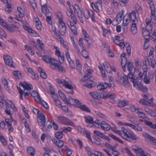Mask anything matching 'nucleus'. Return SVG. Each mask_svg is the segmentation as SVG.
<instances>
[{
  "mask_svg": "<svg viewBox=\"0 0 156 156\" xmlns=\"http://www.w3.org/2000/svg\"><path fill=\"white\" fill-rule=\"evenodd\" d=\"M109 136L115 140L117 141L118 142L122 144L123 143V142L121 139L115 136L113 134H109Z\"/></svg>",
  "mask_w": 156,
  "mask_h": 156,
  "instance_id": "c9c22d12",
  "label": "nucleus"
},
{
  "mask_svg": "<svg viewBox=\"0 0 156 156\" xmlns=\"http://www.w3.org/2000/svg\"><path fill=\"white\" fill-rule=\"evenodd\" d=\"M35 101L39 103L41 102V98L39 94L34 98Z\"/></svg>",
  "mask_w": 156,
  "mask_h": 156,
  "instance_id": "774afa93",
  "label": "nucleus"
},
{
  "mask_svg": "<svg viewBox=\"0 0 156 156\" xmlns=\"http://www.w3.org/2000/svg\"><path fill=\"white\" fill-rule=\"evenodd\" d=\"M103 65L106 71L110 73L111 71V67L109 64L107 62H104Z\"/></svg>",
  "mask_w": 156,
  "mask_h": 156,
  "instance_id": "cd10ccee",
  "label": "nucleus"
},
{
  "mask_svg": "<svg viewBox=\"0 0 156 156\" xmlns=\"http://www.w3.org/2000/svg\"><path fill=\"white\" fill-rule=\"evenodd\" d=\"M21 85L24 89V90H25V91L26 90H30L33 88L32 85L30 84H28L24 83H21Z\"/></svg>",
  "mask_w": 156,
  "mask_h": 156,
  "instance_id": "b1692460",
  "label": "nucleus"
},
{
  "mask_svg": "<svg viewBox=\"0 0 156 156\" xmlns=\"http://www.w3.org/2000/svg\"><path fill=\"white\" fill-rule=\"evenodd\" d=\"M101 3L102 2L101 0H97L95 4L92 3L91 6L94 10L98 12L102 10Z\"/></svg>",
  "mask_w": 156,
  "mask_h": 156,
  "instance_id": "1a4fd4ad",
  "label": "nucleus"
},
{
  "mask_svg": "<svg viewBox=\"0 0 156 156\" xmlns=\"http://www.w3.org/2000/svg\"><path fill=\"white\" fill-rule=\"evenodd\" d=\"M121 58V65L122 69L124 72H126V66L127 64V58Z\"/></svg>",
  "mask_w": 156,
  "mask_h": 156,
  "instance_id": "c85d7f7f",
  "label": "nucleus"
},
{
  "mask_svg": "<svg viewBox=\"0 0 156 156\" xmlns=\"http://www.w3.org/2000/svg\"><path fill=\"white\" fill-rule=\"evenodd\" d=\"M151 19L147 18L146 20V30H152V26L151 25Z\"/></svg>",
  "mask_w": 156,
  "mask_h": 156,
  "instance_id": "5701e85b",
  "label": "nucleus"
},
{
  "mask_svg": "<svg viewBox=\"0 0 156 156\" xmlns=\"http://www.w3.org/2000/svg\"><path fill=\"white\" fill-rule=\"evenodd\" d=\"M128 103V101L126 100L121 101L118 103V106L120 108H122L125 106L127 105Z\"/></svg>",
  "mask_w": 156,
  "mask_h": 156,
  "instance_id": "f704fd0d",
  "label": "nucleus"
},
{
  "mask_svg": "<svg viewBox=\"0 0 156 156\" xmlns=\"http://www.w3.org/2000/svg\"><path fill=\"white\" fill-rule=\"evenodd\" d=\"M86 122L88 123L94 124V121L93 118L90 116H84Z\"/></svg>",
  "mask_w": 156,
  "mask_h": 156,
  "instance_id": "2f4dec72",
  "label": "nucleus"
},
{
  "mask_svg": "<svg viewBox=\"0 0 156 156\" xmlns=\"http://www.w3.org/2000/svg\"><path fill=\"white\" fill-rule=\"evenodd\" d=\"M52 141L53 143L60 147H63L64 145L63 141L61 140H56L55 139H52Z\"/></svg>",
  "mask_w": 156,
  "mask_h": 156,
  "instance_id": "393cba45",
  "label": "nucleus"
},
{
  "mask_svg": "<svg viewBox=\"0 0 156 156\" xmlns=\"http://www.w3.org/2000/svg\"><path fill=\"white\" fill-rule=\"evenodd\" d=\"M109 149V151L106 149H104V151L106 152L108 155L111 156L112 155V153L113 154L114 156H119V153L118 151H116L115 149L112 147L110 144H108L106 145Z\"/></svg>",
  "mask_w": 156,
  "mask_h": 156,
  "instance_id": "6e6552de",
  "label": "nucleus"
},
{
  "mask_svg": "<svg viewBox=\"0 0 156 156\" xmlns=\"http://www.w3.org/2000/svg\"><path fill=\"white\" fill-rule=\"evenodd\" d=\"M126 64L129 71V72H131L133 68L132 64L131 63V62H129Z\"/></svg>",
  "mask_w": 156,
  "mask_h": 156,
  "instance_id": "603ef678",
  "label": "nucleus"
},
{
  "mask_svg": "<svg viewBox=\"0 0 156 156\" xmlns=\"http://www.w3.org/2000/svg\"><path fill=\"white\" fill-rule=\"evenodd\" d=\"M155 13V11L151 12V22L153 23H155L156 22V16Z\"/></svg>",
  "mask_w": 156,
  "mask_h": 156,
  "instance_id": "e433bc0d",
  "label": "nucleus"
},
{
  "mask_svg": "<svg viewBox=\"0 0 156 156\" xmlns=\"http://www.w3.org/2000/svg\"><path fill=\"white\" fill-rule=\"evenodd\" d=\"M59 33L62 35L65 34L66 31V27L65 23L63 22L62 19H60L59 20Z\"/></svg>",
  "mask_w": 156,
  "mask_h": 156,
  "instance_id": "f8f14e48",
  "label": "nucleus"
},
{
  "mask_svg": "<svg viewBox=\"0 0 156 156\" xmlns=\"http://www.w3.org/2000/svg\"><path fill=\"white\" fill-rule=\"evenodd\" d=\"M133 148L137 156H151L150 154L144 151L141 148L135 146L133 147Z\"/></svg>",
  "mask_w": 156,
  "mask_h": 156,
  "instance_id": "9d476101",
  "label": "nucleus"
},
{
  "mask_svg": "<svg viewBox=\"0 0 156 156\" xmlns=\"http://www.w3.org/2000/svg\"><path fill=\"white\" fill-rule=\"evenodd\" d=\"M37 122L38 124L41 126H43V127H44L45 126H47V127H52V125L49 124L47 125L48 122H47V124L45 125L46 122L45 115L43 114L42 115L37 116Z\"/></svg>",
  "mask_w": 156,
  "mask_h": 156,
  "instance_id": "423d86ee",
  "label": "nucleus"
},
{
  "mask_svg": "<svg viewBox=\"0 0 156 156\" xmlns=\"http://www.w3.org/2000/svg\"><path fill=\"white\" fill-rule=\"evenodd\" d=\"M12 5L8 4L7 5V6L5 9V10L8 12L9 13H10L12 12Z\"/></svg>",
  "mask_w": 156,
  "mask_h": 156,
  "instance_id": "8fccbe9b",
  "label": "nucleus"
},
{
  "mask_svg": "<svg viewBox=\"0 0 156 156\" xmlns=\"http://www.w3.org/2000/svg\"><path fill=\"white\" fill-rule=\"evenodd\" d=\"M56 81L61 87L65 86L66 88L69 89H73V87L71 84L72 82L68 78H66L63 81L59 79H57Z\"/></svg>",
  "mask_w": 156,
  "mask_h": 156,
  "instance_id": "7ed1b4c3",
  "label": "nucleus"
},
{
  "mask_svg": "<svg viewBox=\"0 0 156 156\" xmlns=\"http://www.w3.org/2000/svg\"><path fill=\"white\" fill-rule=\"evenodd\" d=\"M144 110L147 114L150 116H152L155 114V112L153 111L150 109L148 108H145Z\"/></svg>",
  "mask_w": 156,
  "mask_h": 156,
  "instance_id": "72a5a7b5",
  "label": "nucleus"
},
{
  "mask_svg": "<svg viewBox=\"0 0 156 156\" xmlns=\"http://www.w3.org/2000/svg\"><path fill=\"white\" fill-rule=\"evenodd\" d=\"M4 60L6 65L11 67H13V63L11 57L7 55L4 56Z\"/></svg>",
  "mask_w": 156,
  "mask_h": 156,
  "instance_id": "4468645a",
  "label": "nucleus"
},
{
  "mask_svg": "<svg viewBox=\"0 0 156 156\" xmlns=\"http://www.w3.org/2000/svg\"><path fill=\"white\" fill-rule=\"evenodd\" d=\"M64 147L67 153V156H70L72 153V150L70 149L67 146H65Z\"/></svg>",
  "mask_w": 156,
  "mask_h": 156,
  "instance_id": "13d9d810",
  "label": "nucleus"
},
{
  "mask_svg": "<svg viewBox=\"0 0 156 156\" xmlns=\"http://www.w3.org/2000/svg\"><path fill=\"white\" fill-rule=\"evenodd\" d=\"M80 109L81 110L87 112H90V111L89 109L84 105L81 106Z\"/></svg>",
  "mask_w": 156,
  "mask_h": 156,
  "instance_id": "e2e57ef3",
  "label": "nucleus"
},
{
  "mask_svg": "<svg viewBox=\"0 0 156 156\" xmlns=\"http://www.w3.org/2000/svg\"><path fill=\"white\" fill-rule=\"evenodd\" d=\"M143 72H139L137 77H136L134 73H132L131 72L128 73L129 78L130 79V81L133 83L134 87L136 88L141 90L143 88V86L141 82L143 80V77L144 75V81L145 83L147 84H149L150 81L149 77L147 75V67L143 69Z\"/></svg>",
  "mask_w": 156,
  "mask_h": 156,
  "instance_id": "f257e3e1",
  "label": "nucleus"
},
{
  "mask_svg": "<svg viewBox=\"0 0 156 156\" xmlns=\"http://www.w3.org/2000/svg\"><path fill=\"white\" fill-rule=\"evenodd\" d=\"M55 137L57 139H60L63 136V133L62 132H58L56 133L55 134Z\"/></svg>",
  "mask_w": 156,
  "mask_h": 156,
  "instance_id": "864d4df0",
  "label": "nucleus"
},
{
  "mask_svg": "<svg viewBox=\"0 0 156 156\" xmlns=\"http://www.w3.org/2000/svg\"><path fill=\"white\" fill-rule=\"evenodd\" d=\"M152 31V30H148L146 29V30L143 33V35L147 41H149L150 40L151 38L150 31Z\"/></svg>",
  "mask_w": 156,
  "mask_h": 156,
  "instance_id": "6ab92c4d",
  "label": "nucleus"
},
{
  "mask_svg": "<svg viewBox=\"0 0 156 156\" xmlns=\"http://www.w3.org/2000/svg\"><path fill=\"white\" fill-rule=\"evenodd\" d=\"M85 151L87 152L88 156H105L101 152L92 151L89 147H86Z\"/></svg>",
  "mask_w": 156,
  "mask_h": 156,
  "instance_id": "0eeeda50",
  "label": "nucleus"
},
{
  "mask_svg": "<svg viewBox=\"0 0 156 156\" xmlns=\"http://www.w3.org/2000/svg\"><path fill=\"white\" fill-rule=\"evenodd\" d=\"M129 18L130 20L132 21L133 23H137L138 21L136 17V12L132 11L128 15Z\"/></svg>",
  "mask_w": 156,
  "mask_h": 156,
  "instance_id": "2eb2a0df",
  "label": "nucleus"
},
{
  "mask_svg": "<svg viewBox=\"0 0 156 156\" xmlns=\"http://www.w3.org/2000/svg\"><path fill=\"white\" fill-rule=\"evenodd\" d=\"M148 3L149 5V6L150 8L151 12L153 11H155V9L153 2L151 1L150 2H148Z\"/></svg>",
  "mask_w": 156,
  "mask_h": 156,
  "instance_id": "c03bdc74",
  "label": "nucleus"
},
{
  "mask_svg": "<svg viewBox=\"0 0 156 156\" xmlns=\"http://www.w3.org/2000/svg\"><path fill=\"white\" fill-rule=\"evenodd\" d=\"M27 151L28 153L30 154V156H34L36 153L35 149L32 147H27Z\"/></svg>",
  "mask_w": 156,
  "mask_h": 156,
  "instance_id": "a878e982",
  "label": "nucleus"
},
{
  "mask_svg": "<svg viewBox=\"0 0 156 156\" xmlns=\"http://www.w3.org/2000/svg\"><path fill=\"white\" fill-rule=\"evenodd\" d=\"M2 81L6 90L8 91H9V88L8 86V82L6 79L5 77H3L2 78Z\"/></svg>",
  "mask_w": 156,
  "mask_h": 156,
  "instance_id": "c756f323",
  "label": "nucleus"
},
{
  "mask_svg": "<svg viewBox=\"0 0 156 156\" xmlns=\"http://www.w3.org/2000/svg\"><path fill=\"white\" fill-rule=\"evenodd\" d=\"M108 86V84L106 83H100L97 86V88L98 90L101 91L106 89Z\"/></svg>",
  "mask_w": 156,
  "mask_h": 156,
  "instance_id": "412c9836",
  "label": "nucleus"
},
{
  "mask_svg": "<svg viewBox=\"0 0 156 156\" xmlns=\"http://www.w3.org/2000/svg\"><path fill=\"white\" fill-rule=\"evenodd\" d=\"M93 142L96 144L98 145H100L101 144L100 139L97 136H94Z\"/></svg>",
  "mask_w": 156,
  "mask_h": 156,
  "instance_id": "a19ab883",
  "label": "nucleus"
},
{
  "mask_svg": "<svg viewBox=\"0 0 156 156\" xmlns=\"http://www.w3.org/2000/svg\"><path fill=\"white\" fill-rule=\"evenodd\" d=\"M58 94L60 97L63 100L64 102L65 101H67V98L66 97L63 93L61 91H59Z\"/></svg>",
  "mask_w": 156,
  "mask_h": 156,
  "instance_id": "79ce46f5",
  "label": "nucleus"
},
{
  "mask_svg": "<svg viewBox=\"0 0 156 156\" xmlns=\"http://www.w3.org/2000/svg\"><path fill=\"white\" fill-rule=\"evenodd\" d=\"M139 102L142 104L145 105L150 106L151 105V102L148 101L144 99H141Z\"/></svg>",
  "mask_w": 156,
  "mask_h": 156,
  "instance_id": "58836bf2",
  "label": "nucleus"
},
{
  "mask_svg": "<svg viewBox=\"0 0 156 156\" xmlns=\"http://www.w3.org/2000/svg\"><path fill=\"white\" fill-rule=\"evenodd\" d=\"M137 23H132L131 26V30L132 33L133 34H136L137 32V28L136 27V24Z\"/></svg>",
  "mask_w": 156,
  "mask_h": 156,
  "instance_id": "7c9ffc66",
  "label": "nucleus"
},
{
  "mask_svg": "<svg viewBox=\"0 0 156 156\" xmlns=\"http://www.w3.org/2000/svg\"><path fill=\"white\" fill-rule=\"evenodd\" d=\"M57 121L67 126H75L74 123L64 116H58L57 118Z\"/></svg>",
  "mask_w": 156,
  "mask_h": 156,
  "instance_id": "39448f33",
  "label": "nucleus"
},
{
  "mask_svg": "<svg viewBox=\"0 0 156 156\" xmlns=\"http://www.w3.org/2000/svg\"><path fill=\"white\" fill-rule=\"evenodd\" d=\"M33 112L34 114H37L38 116H39L43 114L40 111H39L38 109L36 108H34L33 110Z\"/></svg>",
  "mask_w": 156,
  "mask_h": 156,
  "instance_id": "680f3d73",
  "label": "nucleus"
},
{
  "mask_svg": "<svg viewBox=\"0 0 156 156\" xmlns=\"http://www.w3.org/2000/svg\"><path fill=\"white\" fill-rule=\"evenodd\" d=\"M94 123L98 124V126H100V127H104L105 126L106 127H110V126L106 122L102 121L100 123L99 122V120L97 119L94 121Z\"/></svg>",
  "mask_w": 156,
  "mask_h": 156,
  "instance_id": "4be33fe9",
  "label": "nucleus"
},
{
  "mask_svg": "<svg viewBox=\"0 0 156 156\" xmlns=\"http://www.w3.org/2000/svg\"><path fill=\"white\" fill-rule=\"evenodd\" d=\"M91 69H90L87 70L86 71V74L85 75L83 78H82L81 81H86L87 80H89L91 77V75L90 74Z\"/></svg>",
  "mask_w": 156,
  "mask_h": 156,
  "instance_id": "aec40b11",
  "label": "nucleus"
},
{
  "mask_svg": "<svg viewBox=\"0 0 156 156\" xmlns=\"http://www.w3.org/2000/svg\"><path fill=\"white\" fill-rule=\"evenodd\" d=\"M102 30L103 31V35L105 37H106L108 35L110 34H111L110 31L105 29V28H102Z\"/></svg>",
  "mask_w": 156,
  "mask_h": 156,
  "instance_id": "ea45409f",
  "label": "nucleus"
},
{
  "mask_svg": "<svg viewBox=\"0 0 156 156\" xmlns=\"http://www.w3.org/2000/svg\"><path fill=\"white\" fill-rule=\"evenodd\" d=\"M0 38L2 39V37L4 38L6 37V35L5 32L4 30L1 28L0 27Z\"/></svg>",
  "mask_w": 156,
  "mask_h": 156,
  "instance_id": "5fc2aeb1",
  "label": "nucleus"
},
{
  "mask_svg": "<svg viewBox=\"0 0 156 156\" xmlns=\"http://www.w3.org/2000/svg\"><path fill=\"white\" fill-rule=\"evenodd\" d=\"M124 150L129 156H135L128 148L126 147L125 148Z\"/></svg>",
  "mask_w": 156,
  "mask_h": 156,
  "instance_id": "338daca9",
  "label": "nucleus"
},
{
  "mask_svg": "<svg viewBox=\"0 0 156 156\" xmlns=\"http://www.w3.org/2000/svg\"><path fill=\"white\" fill-rule=\"evenodd\" d=\"M143 136L145 138L146 140H149L151 137V136L150 135L148 134L145 132L143 133Z\"/></svg>",
  "mask_w": 156,
  "mask_h": 156,
  "instance_id": "69168bd1",
  "label": "nucleus"
},
{
  "mask_svg": "<svg viewBox=\"0 0 156 156\" xmlns=\"http://www.w3.org/2000/svg\"><path fill=\"white\" fill-rule=\"evenodd\" d=\"M123 21V26H127L129 23L130 21V20L128 19H125L124 18Z\"/></svg>",
  "mask_w": 156,
  "mask_h": 156,
  "instance_id": "052dcab7",
  "label": "nucleus"
},
{
  "mask_svg": "<svg viewBox=\"0 0 156 156\" xmlns=\"http://www.w3.org/2000/svg\"><path fill=\"white\" fill-rule=\"evenodd\" d=\"M0 141L3 145L6 146L7 145L6 140L3 135L1 133H0Z\"/></svg>",
  "mask_w": 156,
  "mask_h": 156,
  "instance_id": "473e14b6",
  "label": "nucleus"
},
{
  "mask_svg": "<svg viewBox=\"0 0 156 156\" xmlns=\"http://www.w3.org/2000/svg\"><path fill=\"white\" fill-rule=\"evenodd\" d=\"M44 149L45 152L44 156H51L52 151L50 149L47 147H45L44 148Z\"/></svg>",
  "mask_w": 156,
  "mask_h": 156,
  "instance_id": "4c0bfd02",
  "label": "nucleus"
},
{
  "mask_svg": "<svg viewBox=\"0 0 156 156\" xmlns=\"http://www.w3.org/2000/svg\"><path fill=\"white\" fill-rule=\"evenodd\" d=\"M77 130L79 132L83 135H86V137L88 140L91 141V139L90 137V133L88 131L86 130L84 127H77Z\"/></svg>",
  "mask_w": 156,
  "mask_h": 156,
  "instance_id": "9b49d317",
  "label": "nucleus"
},
{
  "mask_svg": "<svg viewBox=\"0 0 156 156\" xmlns=\"http://www.w3.org/2000/svg\"><path fill=\"white\" fill-rule=\"evenodd\" d=\"M9 102L10 103V104H9V105H10L11 108L14 111H16L17 110V109L15 107L14 103H13L12 101H10Z\"/></svg>",
  "mask_w": 156,
  "mask_h": 156,
  "instance_id": "0e129e2a",
  "label": "nucleus"
},
{
  "mask_svg": "<svg viewBox=\"0 0 156 156\" xmlns=\"http://www.w3.org/2000/svg\"><path fill=\"white\" fill-rule=\"evenodd\" d=\"M82 54L83 57L86 58H87L88 57V53L85 48L83 49L82 51Z\"/></svg>",
  "mask_w": 156,
  "mask_h": 156,
  "instance_id": "4d7b16f0",
  "label": "nucleus"
},
{
  "mask_svg": "<svg viewBox=\"0 0 156 156\" xmlns=\"http://www.w3.org/2000/svg\"><path fill=\"white\" fill-rule=\"evenodd\" d=\"M128 77L129 78L128 75V76L126 75L123 77L119 76L116 78V81L121 85H123L126 87H128L130 86Z\"/></svg>",
  "mask_w": 156,
  "mask_h": 156,
  "instance_id": "20e7f679",
  "label": "nucleus"
},
{
  "mask_svg": "<svg viewBox=\"0 0 156 156\" xmlns=\"http://www.w3.org/2000/svg\"><path fill=\"white\" fill-rule=\"evenodd\" d=\"M47 17L46 20L48 23L50 24L51 25L52 24V18L51 17V13L50 14H49V15H45Z\"/></svg>",
  "mask_w": 156,
  "mask_h": 156,
  "instance_id": "49530a36",
  "label": "nucleus"
},
{
  "mask_svg": "<svg viewBox=\"0 0 156 156\" xmlns=\"http://www.w3.org/2000/svg\"><path fill=\"white\" fill-rule=\"evenodd\" d=\"M70 30H71L72 31L73 33L75 35H77V33L76 31V26L75 25L74 26H73V27H69Z\"/></svg>",
  "mask_w": 156,
  "mask_h": 156,
  "instance_id": "6e6d98bb",
  "label": "nucleus"
},
{
  "mask_svg": "<svg viewBox=\"0 0 156 156\" xmlns=\"http://www.w3.org/2000/svg\"><path fill=\"white\" fill-rule=\"evenodd\" d=\"M75 99L71 97H69L68 99H67V101H65V102L68 105H74L75 103Z\"/></svg>",
  "mask_w": 156,
  "mask_h": 156,
  "instance_id": "bb28decb",
  "label": "nucleus"
},
{
  "mask_svg": "<svg viewBox=\"0 0 156 156\" xmlns=\"http://www.w3.org/2000/svg\"><path fill=\"white\" fill-rule=\"evenodd\" d=\"M51 58L49 56L45 55L43 57V59L47 63H49Z\"/></svg>",
  "mask_w": 156,
  "mask_h": 156,
  "instance_id": "de8ad7c7",
  "label": "nucleus"
},
{
  "mask_svg": "<svg viewBox=\"0 0 156 156\" xmlns=\"http://www.w3.org/2000/svg\"><path fill=\"white\" fill-rule=\"evenodd\" d=\"M41 7L42 11L43 13L45 15H49V14L51 13H50L48 9L47 5L46 3L42 4L41 3Z\"/></svg>",
  "mask_w": 156,
  "mask_h": 156,
  "instance_id": "f3484780",
  "label": "nucleus"
},
{
  "mask_svg": "<svg viewBox=\"0 0 156 156\" xmlns=\"http://www.w3.org/2000/svg\"><path fill=\"white\" fill-rule=\"evenodd\" d=\"M74 9L77 13V14L80 13H82V12L79 6L76 4H75L74 6L73 7Z\"/></svg>",
  "mask_w": 156,
  "mask_h": 156,
  "instance_id": "3c124183",
  "label": "nucleus"
},
{
  "mask_svg": "<svg viewBox=\"0 0 156 156\" xmlns=\"http://www.w3.org/2000/svg\"><path fill=\"white\" fill-rule=\"evenodd\" d=\"M28 72L30 73L31 75V77L33 79L38 80V75L35 73V71L31 68H28L27 69Z\"/></svg>",
  "mask_w": 156,
  "mask_h": 156,
  "instance_id": "a211bd4d",
  "label": "nucleus"
},
{
  "mask_svg": "<svg viewBox=\"0 0 156 156\" xmlns=\"http://www.w3.org/2000/svg\"><path fill=\"white\" fill-rule=\"evenodd\" d=\"M89 94L92 97L95 99L101 98L103 97V95L101 93L93 92L90 93Z\"/></svg>",
  "mask_w": 156,
  "mask_h": 156,
  "instance_id": "dca6fc26",
  "label": "nucleus"
},
{
  "mask_svg": "<svg viewBox=\"0 0 156 156\" xmlns=\"http://www.w3.org/2000/svg\"><path fill=\"white\" fill-rule=\"evenodd\" d=\"M154 48L151 47L149 53V57L150 59H153L154 56Z\"/></svg>",
  "mask_w": 156,
  "mask_h": 156,
  "instance_id": "37998d69",
  "label": "nucleus"
},
{
  "mask_svg": "<svg viewBox=\"0 0 156 156\" xmlns=\"http://www.w3.org/2000/svg\"><path fill=\"white\" fill-rule=\"evenodd\" d=\"M124 11L123 10L120 11L117 15L116 18L113 20V22L115 21L117 22V24L120 23L125 17L123 16L124 15Z\"/></svg>",
  "mask_w": 156,
  "mask_h": 156,
  "instance_id": "ddd939ff",
  "label": "nucleus"
},
{
  "mask_svg": "<svg viewBox=\"0 0 156 156\" xmlns=\"http://www.w3.org/2000/svg\"><path fill=\"white\" fill-rule=\"evenodd\" d=\"M118 123L119 125L121 126H128L129 127H135L134 126H133L130 124L126 123H123L120 121Z\"/></svg>",
  "mask_w": 156,
  "mask_h": 156,
  "instance_id": "a18cd8bd",
  "label": "nucleus"
},
{
  "mask_svg": "<svg viewBox=\"0 0 156 156\" xmlns=\"http://www.w3.org/2000/svg\"><path fill=\"white\" fill-rule=\"evenodd\" d=\"M99 69L101 73V75L104 77H106V75L105 74V70L101 66H98Z\"/></svg>",
  "mask_w": 156,
  "mask_h": 156,
  "instance_id": "09e8293b",
  "label": "nucleus"
},
{
  "mask_svg": "<svg viewBox=\"0 0 156 156\" xmlns=\"http://www.w3.org/2000/svg\"><path fill=\"white\" fill-rule=\"evenodd\" d=\"M68 61L69 62L70 67L73 69L75 67V64L74 61L71 59H69Z\"/></svg>",
  "mask_w": 156,
  "mask_h": 156,
  "instance_id": "bf43d9fd",
  "label": "nucleus"
},
{
  "mask_svg": "<svg viewBox=\"0 0 156 156\" xmlns=\"http://www.w3.org/2000/svg\"><path fill=\"white\" fill-rule=\"evenodd\" d=\"M104 130L108 131L111 129L116 134L120 135L122 138L128 141H131L136 140V136L131 131L122 127V130L118 129L117 127H102Z\"/></svg>",
  "mask_w": 156,
  "mask_h": 156,
  "instance_id": "f03ea898",
  "label": "nucleus"
}]
</instances>
